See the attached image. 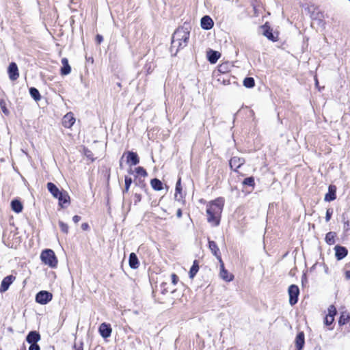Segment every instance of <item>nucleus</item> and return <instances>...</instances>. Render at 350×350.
I'll use <instances>...</instances> for the list:
<instances>
[{
	"mask_svg": "<svg viewBox=\"0 0 350 350\" xmlns=\"http://www.w3.org/2000/svg\"><path fill=\"white\" fill-rule=\"evenodd\" d=\"M3 242L5 244V245H6L7 247H8L10 248H16V244L14 243H11L9 241H6L5 239H3Z\"/></svg>",
	"mask_w": 350,
	"mask_h": 350,
	"instance_id": "obj_41",
	"label": "nucleus"
},
{
	"mask_svg": "<svg viewBox=\"0 0 350 350\" xmlns=\"http://www.w3.org/2000/svg\"><path fill=\"white\" fill-rule=\"evenodd\" d=\"M224 205V200L222 198H218L207 205V221L213 226H219Z\"/></svg>",
	"mask_w": 350,
	"mask_h": 350,
	"instance_id": "obj_1",
	"label": "nucleus"
},
{
	"mask_svg": "<svg viewBox=\"0 0 350 350\" xmlns=\"http://www.w3.org/2000/svg\"><path fill=\"white\" fill-rule=\"evenodd\" d=\"M88 228H89V225L87 223H83L81 224V228L83 230H88Z\"/></svg>",
	"mask_w": 350,
	"mask_h": 350,
	"instance_id": "obj_50",
	"label": "nucleus"
},
{
	"mask_svg": "<svg viewBox=\"0 0 350 350\" xmlns=\"http://www.w3.org/2000/svg\"><path fill=\"white\" fill-rule=\"evenodd\" d=\"M75 350H83V345L82 343L79 344V345H75L74 346Z\"/></svg>",
	"mask_w": 350,
	"mask_h": 350,
	"instance_id": "obj_49",
	"label": "nucleus"
},
{
	"mask_svg": "<svg viewBox=\"0 0 350 350\" xmlns=\"http://www.w3.org/2000/svg\"><path fill=\"white\" fill-rule=\"evenodd\" d=\"M174 199L176 201H178V202H180L182 203L185 202L184 196H183L182 192H180V193H175L174 194Z\"/></svg>",
	"mask_w": 350,
	"mask_h": 350,
	"instance_id": "obj_39",
	"label": "nucleus"
},
{
	"mask_svg": "<svg viewBox=\"0 0 350 350\" xmlns=\"http://www.w3.org/2000/svg\"><path fill=\"white\" fill-rule=\"evenodd\" d=\"M42 261L49 265L50 267L55 268L57 265V259L54 252L52 250L47 249L44 250L40 255Z\"/></svg>",
	"mask_w": 350,
	"mask_h": 350,
	"instance_id": "obj_3",
	"label": "nucleus"
},
{
	"mask_svg": "<svg viewBox=\"0 0 350 350\" xmlns=\"http://www.w3.org/2000/svg\"><path fill=\"white\" fill-rule=\"evenodd\" d=\"M221 54L218 51L210 49L207 51V58L210 63L215 64L220 57Z\"/></svg>",
	"mask_w": 350,
	"mask_h": 350,
	"instance_id": "obj_18",
	"label": "nucleus"
},
{
	"mask_svg": "<svg viewBox=\"0 0 350 350\" xmlns=\"http://www.w3.org/2000/svg\"><path fill=\"white\" fill-rule=\"evenodd\" d=\"M316 85H318V81L316 79Z\"/></svg>",
	"mask_w": 350,
	"mask_h": 350,
	"instance_id": "obj_54",
	"label": "nucleus"
},
{
	"mask_svg": "<svg viewBox=\"0 0 350 350\" xmlns=\"http://www.w3.org/2000/svg\"><path fill=\"white\" fill-rule=\"evenodd\" d=\"M47 189L51 193V195L55 198H57L59 196L60 193L62 191H60L57 186L53 183H47Z\"/></svg>",
	"mask_w": 350,
	"mask_h": 350,
	"instance_id": "obj_20",
	"label": "nucleus"
},
{
	"mask_svg": "<svg viewBox=\"0 0 350 350\" xmlns=\"http://www.w3.org/2000/svg\"><path fill=\"white\" fill-rule=\"evenodd\" d=\"M172 282L174 285H176L178 282V278L175 273L171 275Z\"/></svg>",
	"mask_w": 350,
	"mask_h": 350,
	"instance_id": "obj_44",
	"label": "nucleus"
},
{
	"mask_svg": "<svg viewBox=\"0 0 350 350\" xmlns=\"http://www.w3.org/2000/svg\"><path fill=\"white\" fill-rule=\"evenodd\" d=\"M99 333L104 338L109 337L111 334L112 329L110 325L105 323L100 324L99 327Z\"/></svg>",
	"mask_w": 350,
	"mask_h": 350,
	"instance_id": "obj_11",
	"label": "nucleus"
},
{
	"mask_svg": "<svg viewBox=\"0 0 350 350\" xmlns=\"http://www.w3.org/2000/svg\"><path fill=\"white\" fill-rule=\"evenodd\" d=\"M0 107L5 115L8 116L9 114V111L6 108V103L3 99L0 100Z\"/></svg>",
	"mask_w": 350,
	"mask_h": 350,
	"instance_id": "obj_35",
	"label": "nucleus"
},
{
	"mask_svg": "<svg viewBox=\"0 0 350 350\" xmlns=\"http://www.w3.org/2000/svg\"><path fill=\"white\" fill-rule=\"evenodd\" d=\"M289 304L291 306L297 303L299 289L297 285L292 284L288 287Z\"/></svg>",
	"mask_w": 350,
	"mask_h": 350,
	"instance_id": "obj_4",
	"label": "nucleus"
},
{
	"mask_svg": "<svg viewBox=\"0 0 350 350\" xmlns=\"http://www.w3.org/2000/svg\"><path fill=\"white\" fill-rule=\"evenodd\" d=\"M59 226L61 230L64 233L67 234L68 232V226L66 223L63 222L62 221H59Z\"/></svg>",
	"mask_w": 350,
	"mask_h": 350,
	"instance_id": "obj_37",
	"label": "nucleus"
},
{
	"mask_svg": "<svg viewBox=\"0 0 350 350\" xmlns=\"http://www.w3.org/2000/svg\"><path fill=\"white\" fill-rule=\"evenodd\" d=\"M245 163L243 158L233 157L230 160V167L232 170L237 171Z\"/></svg>",
	"mask_w": 350,
	"mask_h": 350,
	"instance_id": "obj_10",
	"label": "nucleus"
},
{
	"mask_svg": "<svg viewBox=\"0 0 350 350\" xmlns=\"http://www.w3.org/2000/svg\"><path fill=\"white\" fill-rule=\"evenodd\" d=\"M8 72L9 75V78L12 81L16 80L19 77L18 69L17 65L14 62H12L10 64Z\"/></svg>",
	"mask_w": 350,
	"mask_h": 350,
	"instance_id": "obj_8",
	"label": "nucleus"
},
{
	"mask_svg": "<svg viewBox=\"0 0 350 350\" xmlns=\"http://www.w3.org/2000/svg\"><path fill=\"white\" fill-rule=\"evenodd\" d=\"M135 172L137 173V174L141 176H143V177H146L147 176L148 174L146 171V170L142 167H137L135 168Z\"/></svg>",
	"mask_w": 350,
	"mask_h": 350,
	"instance_id": "obj_34",
	"label": "nucleus"
},
{
	"mask_svg": "<svg viewBox=\"0 0 350 350\" xmlns=\"http://www.w3.org/2000/svg\"><path fill=\"white\" fill-rule=\"evenodd\" d=\"M336 187L335 185H329L328 188V192L325 196V200L327 202H331L336 198Z\"/></svg>",
	"mask_w": 350,
	"mask_h": 350,
	"instance_id": "obj_14",
	"label": "nucleus"
},
{
	"mask_svg": "<svg viewBox=\"0 0 350 350\" xmlns=\"http://www.w3.org/2000/svg\"><path fill=\"white\" fill-rule=\"evenodd\" d=\"M201 27L205 30L211 29L214 25L213 19L209 16H204L201 19Z\"/></svg>",
	"mask_w": 350,
	"mask_h": 350,
	"instance_id": "obj_13",
	"label": "nucleus"
},
{
	"mask_svg": "<svg viewBox=\"0 0 350 350\" xmlns=\"http://www.w3.org/2000/svg\"><path fill=\"white\" fill-rule=\"evenodd\" d=\"M243 85L248 88H253L255 85L254 79L252 77H246L243 81Z\"/></svg>",
	"mask_w": 350,
	"mask_h": 350,
	"instance_id": "obj_31",
	"label": "nucleus"
},
{
	"mask_svg": "<svg viewBox=\"0 0 350 350\" xmlns=\"http://www.w3.org/2000/svg\"><path fill=\"white\" fill-rule=\"evenodd\" d=\"M15 279H16V277L12 275H10L5 277L3 279L1 286H0V292L4 293L6 291H8L10 284H12V282L15 280Z\"/></svg>",
	"mask_w": 350,
	"mask_h": 350,
	"instance_id": "obj_6",
	"label": "nucleus"
},
{
	"mask_svg": "<svg viewBox=\"0 0 350 350\" xmlns=\"http://www.w3.org/2000/svg\"><path fill=\"white\" fill-rule=\"evenodd\" d=\"M349 319V315L346 312H342L340 317L338 323L340 325L346 324Z\"/></svg>",
	"mask_w": 350,
	"mask_h": 350,
	"instance_id": "obj_32",
	"label": "nucleus"
},
{
	"mask_svg": "<svg viewBox=\"0 0 350 350\" xmlns=\"http://www.w3.org/2000/svg\"><path fill=\"white\" fill-rule=\"evenodd\" d=\"M208 247L213 255L219 258L220 262H221V258L219 255V250L216 243L213 241H208Z\"/></svg>",
	"mask_w": 350,
	"mask_h": 350,
	"instance_id": "obj_25",
	"label": "nucleus"
},
{
	"mask_svg": "<svg viewBox=\"0 0 350 350\" xmlns=\"http://www.w3.org/2000/svg\"><path fill=\"white\" fill-rule=\"evenodd\" d=\"M40 347L39 345L36 343V344H31L30 345V347H29V350H40Z\"/></svg>",
	"mask_w": 350,
	"mask_h": 350,
	"instance_id": "obj_45",
	"label": "nucleus"
},
{
	"mask_svg": "<svg viewBox=\"0 0 350 350\" xmlns=\"http://www.w3.org/2000/svg\"><path fill=\"white\" fill-rule=\"evenodd\" d=\"M29 94L36 101H39L41 99L40 94L36 88H30Z\"/></svg>",
	"mask_w": 350,
	"mask_h": 350,
	"instance_id": "obj_29",
	"label": "nucleus"
},
{
	"mask_svg": "<svg viewBox=\"0 0 350 350\" xmlns=\"http://www.w3.org/2000/svg\"><path fill=\"white\" fill-rule=\"evenodd\" d=\"M96 40L98 44H100L103 40V38L101 35L98 34L96 37Z\"/></svg>",
	"mask_w": 350,
	"mask_h": 350,
	"instance_id": "obj_46",
	"label": "nucleus"
},
{
	"mask_svg": "<svg viewBox=\"0 0 350 350\" xmlns=\"http://www.w3.org/2000/svg\"><path fill=\"white\" fill-rule=\"evenodd\" d=\"M124 182H125V187H124V189H123L124 193L129 191L130 186L132 184V178L129 176H125Z\"/></svg>",
	"mask_w": 350,
	"mask_h": 350,
	"instance_id": "obj_33",
	"label": "nucleus"
},
{
	"mask_svg": "<svg viewBox=\"0 0 350 350\" xmlns=\"http://www.w3.org/2000/svg\"><path fill=\"white\" fill-rule=\"evenodd\" d=\"M150 185L153 189L155 191H161L163 189V183L160 180L157 178L152 179L150 181Z\"/></svg>",
	"mask_w": 350,
	"mask_h": 350,
	"instance_id": "obj_27",
	"label": "nucleus"
},
{
	"mask_svg": "<svg viewBox=\"0 0 350 350\" xmlns=\"http://www.w3.org/2000/svg\"><path fill=\"white\" fill-rule=\"evenodd\" d=\"M62 67L61 68V75H67L71 72V67L68 64V60L67 58L62 59Z\"/></svg>",
	"mask_w": 350,
	"mask_h": 350,
	"instance_id": "obj_21",
	"label": "nucleus"
},
{
	"mask_svg": "<svg viewBox=\"0 0 350 350\" xmlns=\"http://www.w3.org/2000/svg\"><path fill=\"white\" fill-rule=\"evenodd\" d=\"M182 192V186H181V179L180 178H178L176 184V189H175V193H178Z\"/></svg>",
	"mask_w": 350,
	"mask_h": 350,
	"instance_id": "obj_40",
	"label": "nucleus"
},
{
	"mask_svg": "<svg viewBox=\"0 0 350 350\" xmlns=\"http://www.w3.org/2000/svg\"><path fill=\"white\" fill-rule=\"evenodd\" d=\"M126 161L132 165H136L139 162V159L136 152L129 151L127 153Z\"/></svg>",
	"mask_w": 350,
	"mask_h": 350,
	"instance_id": "obj_16",
	"label": "nucleus"
},
{
	"mask_svg": "<svg viewBox=\"0 0 350 350\" xmlns=\"http://www.w3.org/2000/svg\"><path fill=\"white\" fill-rule=\"evenodd\" d=\"M129 266L132 269H137L139 267V262L138 258L135 253H131L129 255Z\"/></svg>",
	"mask_w": 350,
	"mask_h": 350,
	"instance_id": "obj_24",
	"label": "nucleus"
},
{
	"mask_svg": "<svg viewBox=\"0 0 350 350\" xmlns=\"http://www.w3.org/2000/svg\"><path fill=\"white\" fill-rule=\"evenodd\" d=\"M262 28L263 29L262 33L265 37L271 41H276V38L273 36L272 29L267 25V23L262 26Z\"/></svg>",
	"mask_w": 350,
	"mask_h": 350,
	"instance_id": "obj_22",
	"label": "nucleus"
},
{
	"mask_svg": "<svg viewBox=\"0 0 350 350\" xmlns=\"http://www.w3.org/2000/svg\"><path fill=\"white\" fill-rule=\"evenodd\" d=\"M72 220L75 223H78L80 220H81V217L80 216H78V215H75L73 217H72Z\"/></svg>",
	"mask_w": 350,
	"mask_h": 350,
	"instance_id": "obj_47",
	"label": "nucleus"
},
{
	"mask_svg": "<svg viewBox=\"0 0 350 350\" xmlns=\"http://www.w3.org/2000/svg\"><path fill=\"white\" fill-rule=\"evenodd\" d=\"M12 209L17 213H21L23 211V204L18 200H14L11 202Z\"/></svg>",
	"mask_w": 350,
	"mask_h": 350,
	"instance_id": "obj_26",
	"label": "nucleus"
},
{
	"mask_svg": "<svg viewBox=\"0 0 350 350\" xmlns=\"http://www.w3.org/2000/svg\"><path fill=\"white\" fill-rule=\"evenodd\" d=\"M220 277L226 282H230L233 279V275L229 273L228 271L225 269L222 262L221 264Z\"/></svg>",
	"mask_w": 350,
	"mask_h": 350,
	"instance_id": "obj_23",
	"label": "nucleus"
},
{
	"mask_svg": "<svg viewBox=\"0 0 350 350\" xmlns=\"http://www.w3.org/2000/svg\"><path fill=\"white\" fill-rule=\"evenodd\" d=\"M342 221H343V229H344V231L347 232H349V230H350V222L348 219H346L345 218V217L343 216V219H342Z\"/></svg>",
	"mask_w": 350,
	"mask_h": 350,
	"instance_id": "obj_38",
	"label": "nucleus"
},
{
	"mask_svg": "<svg viewBox=\"0 0 350 350\" xmlns=\"http://www.w3.org/2000/svg\"><path fill=\"white\" fill-rule=\"evenodd\" d=\"M57 198L58 199L59 201V205L62 208H64L69 204L70 196L67 191L62 190V191L60 193L59 196Z\"/></svg>",
	"mask_w": 350,
	"mask_h": 350,
	"instance_id": "obj_9",
	"label": "nucleus"
},
{
	"mask_svg": "<svg viewBox=\"0 0 350 350\" xmlns=\"http://www.w3.org/2000/svg\"><path fill=\"white\" fill-rule=\"evenodd\" d=\"M335 255L337 260H340L344 258L347 255V250L342 246L337 245L335 247Z\"/></svg>",
	"mask_w": 350,
	"mask_h": 350,
	"instance_id": "obj_17",
	"label": "nucleus"
},
{
	"mask_svg": "<svg viewBox=\"0 0 350 350\" xmlns=\"http://www.w3.org/2000/svg\"><path fill=\"white\" fill-rule=\"evenodd\" d=\"M53 295L51 293L45 291H40L36 296V302L40 304H46L52 299Z\"/></svg>",
	"mask_w": 350,
	"mask_h": 350,
	"instance_id": "obj_5",
	"label": "nucleus"
},
{
	"mask_svg": "<svg viewBox=\"0 0 350 350\" xmlns=\"http://www.w3.org/2000/svg\"><path fill=\"white\" fill-rule=\"evenodd\" d=\"M189 31L185 27L178 28L174 33L172 40V50L176 48V51L185 48L189 39Z\"/></svg>",
	"mask_w": 350,
	"mask_h": 350,
	"instance_id": "obj_2",
	"label": "nucleus"
},
{
	"mask_svg": "<svg viewBox=\"0 0 350 350\" xmlns=\"http://www.w3.org/2000/svg\"><path fill=\"white\" fill-rule=\"evenodd\" d=\"M345 276L346 280H350V270H346L345 271Z\"/></svg>",
	"mask_w": 350,
	"mask_h": 350,
	"instance_id": "obj_48",
	"label": "nucleus"
},
{
	"mask_svg": "<svg viewBox=\"0 0 350 350\" xmlns=\"http://www.w3.org/2000/svg\"><path fill=\"white\" fill-rule=\"evenodd\" d=\"M199 270L198 261L195 260L189 271V277L193 278Z\"/></svg>",
	"mask_w": 350,
	"mask_h": 350,
	"instance_id": "obj_28",
	"label": "nucleus"
},
{
	"mask_svg": "<svg viewBox=\"0 0 350 350\" xmlns=\"http://www.w3.org/2000/svg\"><path fill=\"white\" fill-rule=\"evenodd\" d=\"M335 233L332 232H329L327 233L325 236V241L329 245H333L335 243Z\"/></svg>",
	"mask_w": 350,
	"mask_h": 350,
	"instance_id": "obj_30",
	"label": "nucleus"
},
{
	"mask_svg": "<svg viewBox=\"0 0 350 350\" xmlns=\"http://www.w3.org/2000/svg\"><path fill=\"white\" fill-rule=\"evenodd\" d=\"M176 216L178 218H180L182 217V210L181 208H178L176 211Z\"/></svg>",
	"mask_w": 350,
	"mask_h": 350,
	"instance_id": "obj_51",
	"label": "nucleus"
},
{
	"mask_svg": "<svg viewBox=\"0 0 350 350\" xmlns=\"http://www.w3.org/2000/svg\"><path fill=\"white\" fill-rule=\"evenodd\" d=\"M26 340L30 345L36 344L40 340V335L38 332L32 331L28 334Z\"/></svg>",
	"mask_w": 350,
	"mask_h": 350,
	"instance_id": "obj_15",
	"label": "nucleus"
},
{
	"mask_svg": "<svg viewBox=\"0 0 350 350\" xmlns=\"http://www.w3.org/2000/svg\"><path fill=\"white\" fill-rule=\"evenodd\" d=\"M149 70H150V67H149V68H148V72H149V73H150V71H149Z\"/></svg>",
	"mask_w": 350,
	"mask_h": 350,
	"instance_id": "obj_53",
	"label": "nucleus"
},
{
	"mask_svg": "<svg viewBox=\"0 0 350 350\" xmlns=\"http://www.w3.org/2000/svg\"><path fill=\"white\" fill-rule=\"evenodd\" d=\"M333 213V211L331 208H328L326 211L325 220L326 221H329L331 219L332 215Z\"/></svg>",
	"mask_w": 350,
	"mask_h": 350,
	"instance_id": "obj_43",
	"label": "nucleus"
},
{
	"mask_svg": "<svg viewBox=\"0 0 350 350\" xmlns=\"http://www.w3.org/2000/svg\"><path fill=\"white\" fill-rule=\"evenodd\" d=\"M327 270H328V268H327V267H326V268H325V272H326V273H327Z\"/></svg>",
	"mask_w": 350,
	"mask_h": 350,
	"instance_id": "obj_52",
	"label": "nucleus"
},
{
	"mask_svg": "<svg viewBox=\"0 0 350 350\" xmlns=\"http://www.w3.org/2000/svg\"><path fill=\"white\" fill-rule=\"evenodd\" d=\"M305 343L304 334L301 332H299L295 338V346L297 350H301Z\"/></svg>",
	"mask_w": 350,
	"mask_h": 350,
	"instance_id": "obj_19",
	"label": "nucleus"
},
{
	"mask_svg": "<svg viewBox=\"0 0 350 350\" xmlns=\"http://www.w3.org/2000/svg\"><path fill=\"white\" fill-rule=\"evenodd\" d=\"M336 314V308L333 305L329 306L328 308V314L325 317L324 323L327 326L332 325L334 321Z\"/></svg>",
	"mask_w": 350,
	"mask_h": 350,
	"instance_id": "obj_7",
	"label": "nucleus"
},
{
	"mask_svg": "<svg viewBox=\"0 0 350 350\" xmlns=\"http://www.w3.org/2000/svg\"><path fill=\"white\" fill-rule=\"evenodd\" d=\"M133 200H134V204L136 205L137 204H138L141 200H142V196L141 194L139 193H135L134 194V196H133Z\"/></svg>",
	"mask_w": 350,
	"mask_h": 350,
	"instance_id": "obj_42",
	"label": "nucleus"
},
{
	"mask_svg": "<svg viewBox=\"0 0 350 350\" xmlns=\"http://www.w3.org/2000/svg\"><path fill=\"white\" fill-rule=\"evenodd\" d=\"M75 122V118L72 113H66L62 120V124L66 128H70Z\"/></svg>",
	"mask_w": 350,
	"mask_h": 350,
	"instance_id": "obj_12",
	"label": "nucleus"
},
{
	"mask_svg": "<svg viewBox=\"0 0 350 350\" xmlns=\"http://www.w3.org/2000/svg\"><path fill=\"white\" fill-rule=\"evenodd\" d=\"M243 184L248 186H254V178L253 177H247L244 179Z\"/></svg>",
	"mask_w": 350,
	"mask_h": 350,
	"instance_id": "obj_36",
	"label": "nucleus"
}]
</instances>
